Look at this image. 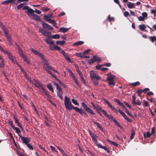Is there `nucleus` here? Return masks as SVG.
Instances as JSON below:
<instances>
[{
    "label": "nucleus",
    "instance_id": "nucleus-45",
    "mask_svg": "<svg viewBox=\"0 0 156 156\" xmlns=\"http://www.w3.org/2000/svg\"><path fill=\"white\" fill-rule=\"evenodd\" d=\"M113 121L114 122V123L116 125H117L120 128H122V126L117 121H116L115 119Z\"/></svg>",
    "mask_w": 156,
    "mask_h": 156
},
{
    "label": "nucleus",
    "instance_id": "nucleus-48",
    "mask_svg": "<svg viewBox=\"0 0 156 156\" xmlns=\"http://www.w3.org/2000/svg\"><path fill=\"white\" fill-rule=\"evenodd\" d=\"M93 81L94 84L96 85H98V80H96V79H94L93 80H91Z\"/></svg>",
    "mask_w": 156,
    "mask_h": 156
},
{
    "label": "nucleus",
    "instance_id": "nucleus-44",
    "mask_svg": "<svg viewBox=\"0 0 156 156\" xmlns=\"http://www.w3.org/2000/svg\"><path fill=\"white\" fill-rule=\"evenodd\" d=\"M51 16V15H49V16H47L46 15H44V17L45 19V20L47 21V20L50 19Z\"/></svg>",
    "mask_w": 156,
    "mask_h": 156
},
{
    "label": "nucleus",
    "instance_id": "nucleus-16",
    "mask_svg": "<svg viewBox=\"0 0 156 156\" xmlns=\"http://www.w3.org/2000/svg\"><path fill=\"white\" fill-rule=\"evenodd\" d=\"M93 122L94 124L97 125V127L98 128L100 129L102 132H104V133L105 132V130L103 128L102 126L100 125V123H98L97 122L95 121H93Z\"/></svg>",
    "mask_w": 156,
    "mask_h": 156
},
{
    "label": "nucleus",
    "instance_id": "nucleus-59",
    "mask_svg": "<svg viewBox=\"0 0 156 156\" xmlns=\"http://www.w3.org/2000/svg\"><path fill=\"white\" fill-rule=\"evenodd\" d=\"M111 66V64L110 63H105L103 64V66H105L107 67H110Z\"/></svg>",
    "mask_w": 156,
    "mask_h": 156
},
{
    "label": "nucleus",
    "instance_id": "nucleus-8",
    "mask_svg": "<svg viewBox=\"0 0 156 156\" xmlns=\"http://www.w3.org/2000/svg\"><path fill=\"white\" fill-rule=\"evenodd\" d=\"M81 105L86 111L90 113L91 115H94L95 114V113L92 110L88 107L84 102H82Z\"/></svg>",
    "mask_w": 156,
    "mask_h": 156
},
{
    "label": "nucleus",
    "instance_id": "nucleus-51",
    "mask_svg": "<svg viewBox=\"0 0 156 156\" xmlns=\"http://www.w3.org/2000/svg\"><path fill=\"white\" fill-rule=\"evenodd\" d=\"M65 59L68 61V62H71L72 63L73 62L71 61L70 59L69 58L67 55L65 56Z\"/></svg>",
    "mask_w": 156,
    "mask_h": 156
},
{
    "label": "nucleus",
    "instance_id": "nucleus-3",
    "mask_svg": "<svg viewBox=\"0 0 156 156\" xmlns=\"http://www.w3.org/2000/svg\"><path fill=\"white\" fill-rule=\"evenodd\" d=\"M23 10L27 9L26 12L27 14L29 16L31 15L33 16V19L36 20L38 21L41 20V18L37 14L34 13V11L32 9L30 8L29 7L27 6H24L23 8Z\"/></svg>",
    "mask_w": 156,
    "mask_h": 156
},
{
    "label": "nucleus",
    "instance_id": "nucleus-49",
    "mask_svg": "<svg viewBox=\"0 0 156 156\" xmlns=\"http://www.w3.org/2000/svg\"><path fill=\"white\" fill-rule=\"evenodd\" d=\"M72 102L75 105H79V104L77 102V101L75 100L74 99H73L72 100Z\"/></svg>",
    "mask_w": 156,
    "mask_h": 156
},
{
    "label": "nucleus",
    "instance_id": "nucleus-26",
    "mask_svg": "<svg viewBox=\"0 0 156 156\" xmlns=\"http://www.w3.org/2000/svg\"><path fill=\"white\" fill-rule=\"evenodd\" d=\"M107 141L111 144L113 145L114 146L116 147H118L119 146V144L115 142H113L110 140H107Z\"/></svg>",
    "mask_w": 156,
    "mask_h": 156
},
{
    "label": "nucleus",
    "instance_id": "nucleus-11",
    "mask_svg": "<svg viewBox=\"0 0 156 156\" xmlns=\"http://www.w3.org/2000/svg\"><path fill=\"white\" fill-rule=\"evenodd\" d=\"M41 23L42 27L44 29L49 30H53V28L49 24L43 21H42Z\"/></svg>",
    "mask_w": 156,
    "mask_h": 156
},
{
    "label": "nucleus",
    "instance_id": "nucleus-9",
    "mask_svg": "<svg viewBox=\"0 0 156 156\" xmlns=\"http://www.w3.org/2000/svg\"><path fill=\"white\" fill-rule=\"evenodd\" d=\"M19 136L23 143L24 144L26 145L28 144L30 141V137H25L19 134Z\"/></svg>",
    "mask_w": 156,
    "mask_h": 156
},
{
    "label": "nucleus",
    "instance_id": "nucleus-32",
    "mask_svg": "<svg viewBox=\"0 0 156 156\" xmlns=\"http://www.w3.org/2000/svg\"><path fill=\"white\" fill-rule=\"evenodd\" d=\"M135 135V131L133 129H132L131 130V135L130 137V140H132L134 136Z\"/></svg>",
    "mask_w": 156,
    "mask_h": 156
},
{
    "label": "nucleus",
    "instance_id": "nucleus-14",
    "mask_svg": "<svg viewBox=\"0 0 156 156\" xmlns=\"http://www.w3.org/2000/svg\"><path fill=\"white\" fill-rule=\"evenodd\" d=\"M57 90L58 96V97L61 100H62V95L63 94V92L62 90V89L61 87H60L58 89H57Z\"/></svg>",
    "mask_w": 156,
    "mask_h": 156
},
{
    "label": "nucleus",
    "instance_id": "nucleus-31",
    "mask_svg": "<svg viewBox=\"0 0 156 156\" xmlns=\"http://www.w3.org/2000/svg\"><path fill=\"white\" fill-rule=\"evenodd\" d=\"M125 110V112L126 113V114H127V115H129V116H130L132 117H133L134 116L133 115H132L131 113H130L128 111V109L126 108V107H125V108H123Z\"/></svg>",
    "mask_w": 156,
    "mask_h": 156
},
{
    "label": "nucleus",
    "instance_id": "nucleus-53",
    "mask_svg": "<svg viewBox=\"0 0 156 156\" xmlns=\"http://www.w3.org/2000/svg\"><path fill=\"white\" fill-rule=\"evenodd\" d=\"M26 145L28 147V148H29L30 149L33 150L34 149V147L33 146L29 143L28 144Z\"/></svg>",
    "mask_w": 156,
    "mask_h": 156
},
{
    "label": "nucleus",
    "instance_id": "nucleus-52",
    "mask_svg": "<svg viewBox=\"0 0 156 156\" xmlns=\"http://www.w3.org/2000/svg\"><path fill=\"white\" fill-rule=\"evenodd\" d=\"M90 103L93 106V109L94 110L96 108L98 105H95L94 103L92 102H90Z\"/></svg>",
    "mask_w": 156,
    "mask_h": 156
},
{
    "label": "nucleus",
    "instance_id": "nucleus-25",
    "mask_svg": "<svg viewBox=\"0 0 156 156\" xmlns=\"http://www.w3.org/2000/svg\"><path fill=\"white\" fill-rule=\"evenodd\" d=\"M128 7L129 9L134 8V4L130 2H129L127 4Z\"/></svg>",
    "mask_w": 156,
    "mask_h": 156
},
{
    "label": "nucleus",
    "instance_id": "nucleus-43",
    "mask_svg": "<svg viewBox=\"0 0 156 156\" xmlns=\"http://www.w3.org/2000/svg\"><path fill=\"white\" fill-rule=\"evenodd\" d=\"M1 51L4 53L5 54H7L8 55H9L10 52L4 49L3 48L1 50Z\"/></svg>",
    "mask_w": 156,
    "mask_h": 156
},
{
    "label": "nucleus",
    "instance_id": "nucleus-42",
    "mask_svg": "<svg viewBox=\"0 0 156 156\" xmlns=\"http://www.w3.org/2000/svg\"><path fill=\"white\" fill-rule=\"evenodd\" d=\"M46 96L49 98L50 99L51 98V96L49 94L47 90L44 92Z\"/></svg>",
    "mask_w": 156,
    "mask_h": 156
},
{
    "label": "nucleus",
    "instance_id": "nucleus-6",
    "mask_svg": "<svg viewBox=\"0 0 156 156\" xmlns=\"http://www.w3.org/2000/svg\"><path fill=\"white\" fill-rule=\"evenodd\" d=\"M114 76L111 75L107 77V81H108V84L111 87L114 86L115 85V83L114 81Z\"/></svg>",
    "mask_w": 156,
    "mask_h": 156
},
{
    "label": "nucleus",
    "instance_id": "nucleus-1",
    "mask_svg": "<svg viewBox=\"0 0 156 156\" xmlns=\"http://www.w3.org/2000/svg\"><path fill=\"white\" fill-rule=\"evenodd\" d=\"M64 104L66 108L69 110H71L73 109L76 112L79 113L80 115H83V114L87 116L88 115L87 113L83 111L82 109L76 107H74L72 105L70 101V98L67 96L65 97Z\"/></svg>",
    "mask_w": 156,
    "mask_h": 156
},
{
    "label": "nucleus",
    "instance_id": "nucleus-15",
    "mask_svg": "<svg viewBox=\"0 0 156 156\" xmlns=\"http://www.w3.org/2000/svg\"><path fill=\"white\" fill-rule=\"evenodd\" d=\"M33 80L34 82V83H33V84L37 88H39L43 85L41 83L39 82L35 79H34Z\"/></svg>",
    "mask_w": 156,
    "mask_h": 156
},
{
    "label": "nucleus",
    "instance_id": "nucleus-2",
    "mask_svg": "<svg viewBox=\"0 0 156 156\" xmlns=\"http://www.w3.org/2000/svg\"><path fill=\"white\" fill-rule=\"evenodd\" d=\"M44 41L47 44L50 45L49 48L51 50H58V51H60L61 53L65 57L67 55L66 52L63 50H62L60 47L56 45H52L54 44V42L53 41H51L50 39L46 38L44 39Z\"/></svg>",
    "mask_w": 156,
    "mask_h": 156
},
{
    "label": "nucleus",
    "instance_id": "nucleus-33",
    "mask_svg": "<svg viewBox=\"0 0 156 156\" xmlns=\"http://www.w3.org/2000/svg\"><path fill=\"white\" fill-rule=\"evenodd\" d=\"M57 148L58 149V150H59L62 153V154L63 156H65V155H66V154L65 152L61 148L59 147L58 146L57 147Z\"/></svg>",
    "mask_w": 156,
    "mask_h": 156
},
{
    "label": "nucleus",
    "instance_id": "nucleus-36",
    "mask_svg": "<svg viewBox=\"0 0 156 156\" xmlns=\"http://www.w3.org/2000/svg\"><path fill=\"white\" fill-rule=\"evenodd\" d=\"M47 21L49 23L52 24L53 25H55L56 24L55 21L51 19L47 20Z\"/></svg>",
    "mask_w": 156,
    "mask_h": 156
},
{
    "label": "nucleus",
    "instance_id": "nucleus-62",
    "mask_svg": "<svg viewBox=\"0 0 156 156\" xmlns=\"http://www.w3.org/2000/svg\"><path fill=\"white\" fill-rule=\"evenodd\" d=\"M98 57L97 55H95L93 56V59H94V62H97V59L98 58Z\"/></svg>",
    "mask_w": 156,
    "mask_h": 156
},
{
    "label": "nucleus",
    "instance_id": "nucleus-20",
    "mask_svg": "<svg viewBox=\"0 0 156 156\" xmlns=\"http://www.w3.org/2000/svg\"><path fill=\"white\" fill-rule=\"evenodd\" d=\"M7 56L8 58L12 62L14 63L15 62V58L10 53L9 55H8Z\"/></svg>",
    "mask_w": 156,
    "mask_h": 156
},
{
    "label": "nucleus",
    "instance_id": "nucleus-13",
    "mask_svg": "<svg viewBox=\"0 0 156 156\" xmlns=\"http://www.w3.org/2000/svg\"><path fill=\"white\" fill-rule=\"evenodd\" d=\"M118 111L119 113L122 116L125 120L130 122H132V120L131 119H129L124 112H122V111L120 110L119 109Z\"/></svg>",
    "mask_w": 156,
    "mask_h": 156
},
{
    "label": "nucleus",
    "instance_id": "nucleus-30",
    "mask_svg": "<svg viewBox=\"0 0 156 156\" xmlns=\"http://www.w3.org/2000/svg\"><path fill=\"white\" fill-rule=\"evenodd\" d=\"M47 87L49 90L52 92H54V89L51 83L48 84L47 85Z\"/></svg>",
    "mask_w": 156,
    "mask_h": 156
},
{
    "label": "nucleus",
    "instance_id": "nucleus-39",
    "mask_svg": "<svg viewBox=\"0 0 156 156\" xmlns=\"http://www.w3.org/2000/svg\"><path fill=\"white\" fill-rule=\"evenodd\" d=\"M140 84V82L138 81H137L134 83H131L130 85L133 86H136L139 85Z\"/></svg>",
    "mask_w": 156,
    "mask_h": 156
},
{
    "label": "nucleus",
    "instance_id": "nucleus-56",
    "mask_svg": "<svg viewBox=\"0 0 156 156\" xmlns=\"http://www.w3.org/2000/svg\"><path fill=\"white\" fill-rule=\"evenodd\" d=\"M52 82L53 83L54 85L56 86V89L61 87L60 86H59L58 83L54 81H52Z\"/></svg>",
    "mask_w": 156,
    "mask_h": 156
},
{
    "label": "nucleus",
    "instance_id": "nucleus-21",
    "mask_svg": "<svg viewBox=\"0 0 156 156\" xmlns=\"http://www.w3.org/2000/svg\"><path fill=\"white\" fill-rule=\"evenodd\" d=\"M69 30V28H65L64 27H61L59 28V31L63 33H65L67 32Z\"/></svg>",
    "mask_w": 156,
    "mask_h": 156
},
{
    "label": "nucleus",
    "instance_id": "nucleus-29",
    "mask_svg": "<svg viewBox=\"0 0 156 156\" xmlns=\"http://www.w3.org/2000/svg\"><path fill=\"white\" fill-rule=\"evenodd\" d=\"M20 56L23 58L24 61L27 62L28 64L29 63V62L27 60V57L23 54Z\"/></svg>",
    "mask_w": 156,
    "mask_h": 156
},
{
    "label": "nucleus",
    "instance_id": "nucleus-54",
    "mask_svg": "<svg viewBox=\"0 0 156 156\" xmlns=\"http://www.w3.org/2000/svg\"><path fill=\"white\" fill-rule=\"evenodd\" d=\"M102 66V65H97L96 66V69L97 70H100V69L101 70V69H102V68H101V67Z\"/></svg>",
    "mask_w": 156,
    "mask_h": 156
},
{
    "label": "nucleus",
    "instance_id": "nucleus-28",
    "mask_svg": "<svg viewBox=\"0 0 156 156\" xmlns=\"http://www.w3.org/2000/svg\"><path fill=\"white\" fill-rule=\"evenodd\" d=\"M84 42L81 41H79L76 42L73 44V45L74 46H78L79 45H81L83 44Z\"/></svg>",
    "mask_w": 156,
    "mask_h": 156
},
{
    "label": "nucleus",
    "instance_id": "nucleus-18",
    "mask_svg": "<svg viewBox=\"0 0 156 156\" xmlns=\"http://www.w3.org/2000/svg\"><path fill=\"white\" fill-rule=\"evenodd\" d=\"M106 117H107L109 119L112 120L113 121L115 119L113 117L112 115H108L106 112L104 115Z\"/></svg>",
    "mask_w": 156,
    "mask_h": 156
},
{
    "label": "nucleus",
    "instance_id": "nucleus-61",
    "mask_svg": "<svg viewBox=\"0 0 156 156\" xmlns=\"http://www.w3.org/2000/svg\"><path fill=\"white\" fill-rule=\"evenodd\" d=\"M138 20L140 21H144V18L143 16H140L138 17Z\"/></svg>",
    "mask_w": 156,
    "mask_h": 156
},
{
    "label": "nucleus",
    "instance_id": "nucleus-38",
    "mask_svg": "<svg viewBox=\"0 0 156 156\" xmlns=\"http://www.w3.org/2000/svg\"><path fill=\"white\" fill-rule=\"evenodd\" d=\"M26 5V4L25 3H23L20 4V5H19L17 7V10H20V9L21 8H22V7L24 5Z\"/></svg>",
    "mask_w": 156,
    "mask_h": 156
},
{
    "label": "nucleus",
    "instance_id": "nucleus-40",
    "mask_svg": "<svg viewBox=\"0 0 156 156\" xmlns=\"http://www.w3.org/2000/svg\"><path fill=\"white\" fill-rule=\"evenodd\" d=\"M5 37L7 38V39L9 42H11V38L10 37V35L9 34H8L5 35Z\"/></svg>",
    "mask_w": 156,
    "mask_h": 156
},
{
    "label": "nucleus",
    "instance_id": "nucleus-27",
    "mask_svg": "<svg viewBox=\"0 0 156 156\" xmlns=\"http://www.w3.org/2000/svg\"><path fill=\"white\" fill-rule=\"evenodd\" d=\"M140 30L142 31H144L146 28V26L145 24L140 25L139 26Z\"/></svg>",
    "mask_w": 156,
    "mask_h": 156
},
{
    "label": "nucleus",
    "instance_id": "nucleus-50",
    "mask_svg": "<svg viewBox=\"0 0 156 156\" xmlns=\"http://www.w3.org/2000/svg\"><path fill=\"white\" fill-rule=\"evenodd\" d=\"M124 15L126 17H127L129 16H130V15L128 11L125 12H124Z\"/></svg>",
    "mask_w": 156,
    "mask_h": 156
},
{
    "label": "nucleus",
    "instance_id": "nucleus-12",
    "mask_svg": "<svg viewBox=\"0 0 156 156\" xmlns=\"http://www.w3.org/2000/svg\"><path fill=\"white\" fill-rule=\"evenodd\" d=\"M94 110H96V112L99 114L100 115H102L101 112H102L104 115L106 112L105 110L102 109L101 107L98 105Z\"/></svg>",
    "mask_w": 156,
    "mask_h": 156
},
{
    "label": "nucleus",
    "instance_id": "nucleus-24",
    "mask_svg": "<svg viewBox=\"0 0 156 156\" xmlns=\"http://www.w3.org/2000/svg\"><path fill=\"white\" fill-rule=\"evenodd\" d=\"M43 68L44 70L47 71L48 70H51V69L52 68V67L51 66L49 65L48 64L46 65L45 66H43Z\"/></svg>",
    "mask_w": 156,
    "mask_h": 156
},
{
    "label": "nucleus",
    "instance_id": "nucleus-10",
    "mask_svg": "<svg viewBox=\"0 0 156 156\" xmlns=\"http://www.w3.org/2000/svg\"><path fill=\"white\" fill-rule=\"evenodd\" d=\"M105 102L108 105L109 108L113 111H114V112L117 113L119 109V108H115L114 106H112V105L109 102V101L105 99H104Z\"/></svg>",
    "mask_w": 156,
    "mask_h": 156
},
{
    "label": "nucleus",
    "instance_id": "nucleus-4",
    "mask_svg": "<svg viewBox=\"0 0 156 156\" xmlns=\"http://www.w3.org/2000/svg\"><path fill=\"white\" fill-rule=\"evenodd\" d=\"M39 31L41 33L43 36L48 38H51L55 39H58L60 38V35L59 34L53 35L51 36V33L48 31L45 30L41 28L39 29Z\"/></svg>",
    "mask_w": 156,
    "mask_h": 156
},
{
    "label": "nucleus",
    "instance_id": "nucleus-47",
    "mask_svg": "<svg viewBox=\"0 0 156 156\" xmlns=\"http://www.w3.org/2000/svg\"><path fill=\"white\" fill-rule=\"evenodd\" d=\"M143 91V90L141 89H138L137 90V93L138 95L140 97L141 94L142 93V92Z\"/></svg>",
    "mask_w": 156,
    "mask_h": 156
},
{
    "label": "nucleus",
    "instance_id": "nucleus-5",
    "mask_svg": "<svg viewBox=\"0 0 156 156\" xmlns=\"http://www.w3.org/2000/svg\"><path fill=\"white\" fill-rule=\"evenodd\" d=\"M31 51L35 55L38 56L41 58V59L43 61L42 63L43 66L48 64V61L44 58V56L43 54L39 52L33 48H31Z\"/></svg>",
    "mask_w": 156,
    "mask_h": 156
},
{
    "label": "nucleus",
    "instance_id": "nucleus-19",
    "mask_svg": "<svg viewBox=\"0 0 156 156\" xmlns=\"http://www.w3.org/2000/svg\"><path fill=\"white\" fill-rule=\"evenodd\" d=\"M97 146L99 147L104 149L105 151L107 152V153H110V151L105 146H102L100 144H98Z\"/></svg>",
    "mask_w": 156,
    "mask_h": 156
},
{
    "label": "nucleus",
    "instance_id": "nucleus-63",
    "mask_svg": "<svg viewBox=\"0 0 156 156\" xmlns=\"http://www.w3.org/2000/svg\"><path fill=\"white\" fill-rule=\"evenodd\" d=\"M17 153L19 156H21L22 155H23L22 153L20 151H17Z\"/></svg>",
    "mask_w": 156,
    "mask_h": 156
},
{
    "label": "nucleus",
    "instance_id": "nucleus-55",
    "mask_svg": "<svg viewBox=\"0 0 156 156\" xmlns=\"http://www.w3.org/2000/svg\"><path fill=\"white\" fill-rule=\"evenodd\" d=\"M88 62L89 64H91L94 62L93 58H92L89 59L88 61Z\"/></svg>",
    "mask_w": 156,
    "mask_h": 156
},
{
    "label": "nucleus",
    "instance_id": "nucleus-57",
    "mask_svg": "<svg viewBox=\"0 0 156 156\" xmlns=\"http://www.w3.org/2000/svg\"><path fill=\"white\" fill-rule=\"evenodd\" d=\"M0 26L3 30L6 28L1 22L0 23Z\"/></svg>",
    "mask_w": 156,
    "mask_h": 156
},
{
    "label": "nucleus",
    "instance_id": "nucleus-23",
    "mask_svg": "<svg viewBox=\"0 0 156 156\" xmlns=\"http://www.w3.org/2000/svg\"><path fill=\"white\" fill-rule=\"evenodd\" d=\"M151 135V134L150 133L149 131H148L146 134L145 132H144V138H149L150 137Z\"/></svg>",
    "mask_w": 156,
    "mask_h": 156
},
{
    "label": "nucleus",
    "instance_id": "nucleus-7",
    "mask_svg": "<svg viewBox=\"0 0 156 156\" xmlns=\"http://www.w3.org/2000/svg\"><path fill=\"white\" fill-rule=\"evenodd\" d=\"M90 77L91 80H93L94 79H96V80H99L100 79L98 73H95L93 70H91L90 72Z\"/></svg>",
    "mask_w": 156,
    "mask_h": 156
},
{
    "label": "nucleus",
    "instance_id": "nucleus-35",
    "mask_svg": "<svg viewBox=\"0 0 156 156\" xmlns=\"http://www.w3.org/2000/svg\"><path fill=\"white\" fill-rule=\"evenodd\" d=\"M65 42L64 41H57L56 42L57 44L60 45H63Z\"/></svg>",
    "mask_w": 156,
    "mask_h": 156
},
{
    "label": "nucleus",
    "instance_id": "nucleus-64",
    "mask_svg": "<svg viewBox=\"0 0 156 156\" xmlns=\"http://www.w3.org/2000/svg\"><path fill=\"white\" fill-rule=\"evenodd\" d=\"M3 31L5 35L9 34L7 28L3 30Z\"/></svg>",
    "mask_w": 156,
    "mask_h": 156
},
{
    "label": "nucleus",
    "instance_id": "nucleus-22",
    "mask_svg": "<svg viewBox=\"0 0 156 156\" xmlns=\"http://www.w3.org/2000/svg\"><path fill=\"white\" fill-rule=\"evenodd\" d=\"M88 131L89 134L91 137L92 138V139L96 138L97 137V136L95 134L93 133L90 130H89Z\"/></svg>",
    "mask_w": 156,
    "mask_h": 156
},
{
    "label": "nucleus",
    "instance_id": "nucleus-60",
    "mask_svg": "<svg viewBox=\"0 0 156 156\" xmlns=\"http://www.w3.org/2000/svg\"><path fill=\"white\" fill-rule=\"evenodd\" d=\"M142 16L145 19L147 16V14L146 12H143L142 14Z\"/></svg>",
    "mask_w": 156,
    "mask_h": 156
},
{
    "label": "nucleus",
    "instance_id": "nucleus-41",
    "mask_svg": "<svg viewBox=\"0 0 156 156\" xmlns=\"http://www.w3.org/2000/svg\"><path fill=\"white\" fill-rule=\"evenodd\" d=\"M13 129L15 130L16 132L18 134H19L21 132V131L20 129L18 127H15Z\"/></svg>",
    "mask_w": 156,
    "mask_h": 156
},
{
    "label": "nucleus",
    "instance_id": "nucleus-37",
    "mask_svg": "<svg viewBox=\"0 0 156 156\" xmlns=\"http://www.w3.org/2000/svg\"><path fill=\"white\" fill-rule=\"evenodd\" d=\"M17 49L18 50V53L20 55L23 54V50H22L20 47H18Z\"/></svg>",
    "mask_w": 156,
    "mask_h": 156
},
{
    "label": "nucleus",
    "instance_id": "nucleus-58",
    "mask_svg": "<svg viewBox=\"0 0 156 156\" xmlns=\"http://www.w3.org/2000/svg\"><path fill=\"white\" fill-rule=\"evenodd\" d=\"M124 103L125 105H126L127 107H128L129 109H132V107H131V106L130 105H129L127 102H124Z\"/></svg>",
    "mask_w": 156,
    "mask_h": 156
},
{
    "label": "nucleus",
    "instance_id": "nucleus-46",
    "mask_svg": "<svg viewBox=\"0 0 156 156\" xmlns=\"http://www.w3.org/2000/svg\"><path fill=\"white\" fill-rule=\"evenodd\" d=\"M47 73H48L51 76L53 77L54 78H56V76L54 75L51 72V71H50L49 70H47L46 71Z\"/></svg>",
    "mask_w": 156,
    "mask_h": 156
},
{
    "label": "nucleus",
    "instance_id": "nucleus-34",
    "mask_svg": "<svg viewBox=\"0 0 156 156\" xmlns=\"http://www.w3.org/2000/svg\"><path fill=\"white\" fill-rule=\"evenodd\" d=\"M76 55L77 56H78L79 57H80L81 58H84V53H76Z\"/></svg>",
    "mask_w": 156,
    "mask_h": 156
},
{
    "label": "nucleus",
    "instance_id": "nucleus-17",
    "mask_svg": "<svg viewBox=\"0 0 156 156\" xmlns=\"http://www.w3.org/2000/svg\"><path fill=\"white\" fill-rule=\"evenodd\" d=\"M114 100L115 102L117 103L119 105L121 106L123 108H125V106L117 98H115Z\"/></svg>",
    "mask_w": 156,
    "mask_h": 156
}]
</instances>
